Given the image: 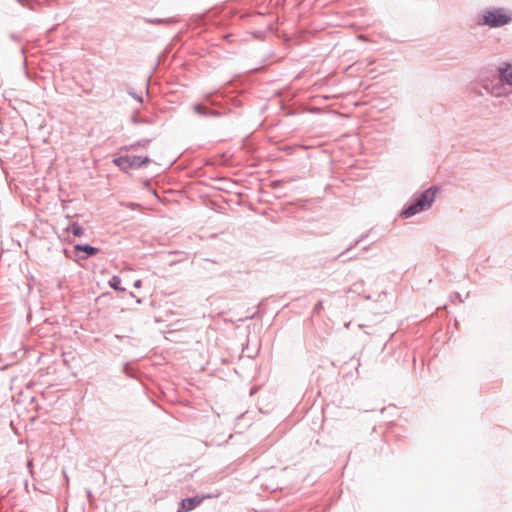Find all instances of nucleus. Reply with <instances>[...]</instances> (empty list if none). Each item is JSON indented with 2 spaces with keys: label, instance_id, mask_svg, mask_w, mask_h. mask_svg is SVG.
Segmentation results:
<instances>
[{
  "label": "nucleus",
  "instance_id": "19",
  "mask_svg": "<svg viewBox=\"0 0 512 512\" xmlns=\"http://www.w3.org/2000/svg\"><path fill=\"white\" fill-rule=\"evenodd\" d=\"M32 464H33V460H32V459H30V460H28V461H27V467H28V469H32ZM30 472L32 473V470H30Z\"/></svg>",
  "mask_w": 512,
  "mask_h": 512
},
{
  "label": "nucleus",
  "instance_id": "12",
  "mask_svg": "<svg viewBox=\"0 0 512 512\" xmlns=\"http://www.w3.org/2000/svg\"><path fill=\"white\" fill-rule=\"evenodd\" d=\"M137 159H138V165H137V169H140L146 165H148L149 163H151V159L148 157V156H137Z\"/></svg>",
  "mask_w": 512,
  "mask_h": 512
},
{
  "label": "nucleus",
  "instance_id": "20",
  "mask_svg": "<svg viewBox=\"0 0 512 512\" xmlns=\"http://www.w3.org/2000/svg\"><path fill=\"white\" fill-rule=\"evenodd\" d=\"M19 4H21L23 7L26 6L27 0H16Z\"/></svg>",
  "mask_w": 512,
  "mask_h": 512
},
{
  "label": "nucleus",
  "instance_id": "7",
  "mask_svg": "<svg viewBox=\"0 0 512 512\" xmlns=\"http://www.w3.org/2000/svg\"><path fill=\"white\" fill-rule=\"evenodd\" d=\"M202 502V498L197 496L182 499L177 512H189L195 509Z\"/></svg>",
  "mask_w": 512,
  "mask_h": 512
},
{
  "label": "nucleus",
  "instance_id": "16",
  "mask_svg": "<svg viewBox=\"0 0 512 512\" xmlns=\"http://www.w3.org/2000/svg\"><path fill=\"white\" fill-rule=\"evenodd\" d=\"M322 308H323V301H321V300H320V301H318V302L315 304V306H314V308H313V312H314V313H319V312H320V310H321Z\"/></svg>",
  "mask_w": 512,
  "mask_h": 512
},
{
  "label": "nucleus",
  "instance_id": "8",
  "mask_svg": "<svg viewBox=\"0 0 512 512\" xmlns=\"http://www.w3.org/2000/svg\"><path fill=\"white\" fill-rule=\"evenodd\" d=\"M192 110L202 117H217L220 115L217 111L211 110L201 103L194 104Z\"/></svg>",
  "mask_w": 512,
  "mask_h": 512
},
{
  "label": "nucleus",
  "instance_id": "15",
  "mask_svg": "<svg viewBox=\"0 0 512 512\" xmlns=\"http://www.w3.org/2000/svg\"><path fill=\"white\" fill-rule=\"evenodd\" d=\"M148 23L151 24H162L168 22V20L161 19V18H150L146 20Z\"/></svg>",
  "mask_w": 512,
  "mask_h": 512
},
{
  "label": "nucleus",
  "instance_id": "6",
  "mask_svg": "<svg viewBox=\"0 0 512 512\" xmlns=\"http://www.w3.org/2000/svg\"><path fill=\"white\" fill-rule=\"evenodd\" d=\"M499 75L496 76L499 80L512 86V63L504 62L502 66L498 68Z\"/></svg>",
  "mask_w": 512,
  "mask_h": 512
},
{
  "label": "nucleus",
  "instance_id": "2",
  "mask_svg": "<svg viewBox=\"0 0 512 512\" xmlns=\"http://www.w3.org/2000/svg\"><path fill=\"white\" fill-rule=\"evenodd\" d=\"M512 22V13L505 8H492L482 11L478 24L490 28L503 27Z\"/></svg>",
  "mask_w": 512,
  "mask_h": 512
},
{
  "label": "nucleus",
  "instance_id": "10",
  "mask_svg": "<svg viewBox=\"0 0 512 512\" xmlns=\"http://www.w3.org/2000/svg\"><path fill=\"white\" fill-rule=\"evenodd\" d=\"M65 230L75 237H81L84 234V229L78 222H72Z\"/></svg>",
  "mask_w": 512,
  "mask_h": 512
},
{
  "label": "nucleus",
  "instance_id": "13",
  "mask_svg": "<svg viewBox=\"0 0 512 512\" xmlns=\"http://www.w3.org/2000/svg\"><path fill=\"white\" fill-rule=\"evenodd\" d=\"M361 242V239H357L355 240L353 243H351L342 253H340L337 258H340L341 256H343L345 253L351 251L352 249H354L359 243Z\"/></svg>",
  "mask_w": 512,
  "mask_h": 512
},
{
  "label": "nucleus",
  "instance_id": "1",
  "mask_svg": "<svg viewBox=\"0 0 512 512\" xmlns=\"http://www.w3.org/2000/svg\"><path fill=\"white\" fill-rule=\"evenodd\" d=\"M437 192H438V188L436 186H431L430 188L421 192L402 211V215L405 218H410V217L418 214L419 212L429 209L436 198Z\"/></svg>",
  "mask_w": 512,
  "mask_h": 512
},
{
  "label": "nucleus",
  "instance_id": "21",
  "mask_svg": "<svg viewBox=\"0 0 512 512\" xmlns=\"http://www.w3.org/2000/svg\"><path fill=\"white\" fill-rule=\"evenodd\" d=\"M10 37H11V39H13L15 41L18 40V37L15 34H11Z\"/></svg>",
  "mask_w": 512,
  "mask_h": 512
},
{
  "label": "nucleus",
  "instance_id": "3",
  "mask_svg": "<svg viewBox=\"0 0 512 512\" xmlns=\"http://www.w3.org/2000/svg\"><path fill=\"white\" fill-rule=\"evenodd\" d=\"M505 84L496 76H493L492 79H481V87L494 97H504L510 94L511 90Z\"/></svg>",
  "mask_w": 512,
  "mask_h": 512
},
{
  "label": "nucleus",
  "instance_id": "23",
  "mask_svg": "<svg viewBox=\"0 0 512 512\" xmlns=\"http://www.w3.org/2000/svg\"><path fill=\"white\" fill-rule=\"evenodd\" d=\"M368 250H369V246H365V247H363V249H362V251H364V252H366V251H368Z\"/></svg>",
  "mask_w": 512,
  "mask_h": 512
},
{
  "label": "nucleus",
  "instance_id": "9",
  "mask_svg": "<svg viewBox=\"0 0 512 512\" xmlns=\"http://www.w3.org/2000/svg\"><path fill=\"white\" fill-rule=\"evenodd\" d=\"M152 141V138H146V139H141V140H138L132 144H129V145H125L123 147H121V151H136L140 148H146Z\"/></svg>",
  "mask_w": 512,
  "mask_h": 512
},
{
  "label": "nucleus",
  "instance_id": "5",
  "mask_svg": "<svg viewBox=\"0 0 512 512\" xmlns=\"http://www.w3.org/2000/svg\"><path fill=\"white\" fill-rule=\"evenodd\" d=\"M74 251L80 260H86L99 253V249L90 244H76L74 245Z\"/></svg>",
  "mask_w": 512,
  "mask_h": 512
},
{
  "label": "nucleus",
  "instance_id": "17",
  "mask_svg": "<svg viewBox=\"0 0 512 512\" xmlns=\"http://www.w3.org/2000/svg\"><path fill=\"white\" fill-rule=\"evenodd\" d=\"M129 94H130L133 98H135L136 100H138L139 102H142V101H143V100H142V98H141L140 96L136 95L134 92H129Z\"/></svg>",
  "mask_w": 512,
  "mask_h": 512
},
{
  "label": "nucleus",
  "instance_id": "11",
  "mask_svg": "<svg viewBox=\"0 0 512 512\" xmlns=\"http://www.w3.org/2000/svg\"><path fill=\"white\" fill-rule=\"evenodd\" d=\"M109 285L114 290H117L120 292L126 291V289L121 286V278L117 275L112 276V278L109 280Z\"/></svg>",
  "mask_w": 512,
  "mask_h": 512
},
{
  "label": "nucleus",
  "instance_id": "4",
  "mask_svg": "<svg viewBox=\"0 0 512 512\" xmlns=\"http://www.w3.org/2000/svg\"><path fill=\"white\" fill-rule=\"evenodd\" d=\"M113 163L123 171L128 169L137 170L138 159L137 156L125 155L114 158Z\"/></svg>",
  "mask_w": 512,
  "mask_h": 512
},
{
  "label": "nucleus",
  "instance_id": "22",
  "mask_svg": "<svg viewBox=\"0 0 512 512\" xmlns=\"http://www.w3.org/2000/svg\"><path fill=\"white\" fill-rule=\"evenodd\" d=\"M366 234L361 235L358 239H361V242L366 238Z\"/></svg>",
  "mask_w": 512,
  "mask_h": 512
},
{
  "label": "nucleus",
  "instance_id": "24",
  "mask_svg": "<svg viewBox=\"0 0 512 512\" xmlns=\"http://www.w3.org/2000/svg\"><path fill=\"white\" fill-rule=\"evenodd\" d=\"M357 258L356 256L355 257H349L348 260H352V259H355Z\"/></svg>",
  "mask_w": 512,
  "mask_h": 512
},
{
  "label": "nucleus",
  "instance_id": "14",
  "mask_svg": "<svg viewBox=\"0 0 512 512\" xmlns=\"http://www.w3.org/2000/svg\"><path fill=\"white\" fill-rule=\"evenodd\" d=\"M39 6V3L37 1H34V0H27V3H26V6L25 8L29 9V10H32V11H36L37 8Z\"/></svg>",
  "mask_w": 512,
  "mask_h": 512
},
{
  "label": "nucleus",
  "instance_id": "18",
  "mask_svg": "<svg viewBox=\"0 0 512 512\" xmlns=\"http://www.w3.org/2000/svg\"><path fill=\"white\" fill-rule=\"evenodd\" d=\"M142 285V281L141 280H136L133 284L134 288L138 289L140 288Z\"/></svg>",
  "mask_w": 512,
  "mask_h": 512
}]
</instances>
